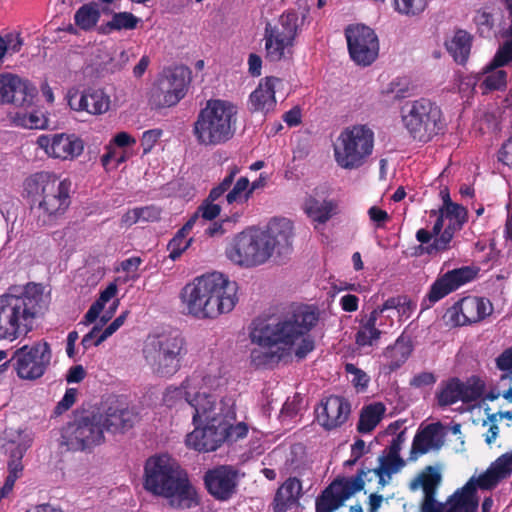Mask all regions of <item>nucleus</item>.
I'll list each match as a JSON object with an SVG mask.
<instances>
[{
    "instance_id": "f257e3e1",
    "label": "nucleus",
    "mask_w": 512,
    "mask_h": 512,
    "mask_svg": "<svg viewBox=\"0 0 512 512\" xmlns=\"http://www.w3.org/2000/svg\"><path fill=\"white\" fill-rule=\"evenodd\" d=\"M316 308L304 304H291L276 317L253 322L251 342L258 346L250 353L255 368H273L301 336L309 333L317 324Z\"/></svg>"
},
{
    "instance_id": "f03ea898",
    "label": "nucleus",
    "mask_w": 512,
    "mask_h": 512,
    "mask_svg": "<svg viewBox=\"0 0 512 512\" xmlns=\"http://www.w3.org/2000/svg\"><path fill=\"white\" fill-rule=\"evenodd\" d=\"M237 289L236 282L218 272L196 277L180 292L183 313L199 320L216 319L234 309Z\"/></svg>"
},
{
    "instance_id": "7ed1b4c3",
    "label": "nucleus",
    "mask_w": 512,
    "mask_h": 512,
    "mask_svg": "<svg viewBox=\"0 0 512 512\" xmlns=\"http://www.w3.org/2000/svg\"><path fill=\"white\" fill-rule=\"evenodd\" d=\"M144 488L153 495L166 498L175 509H191L200 503L188 473L167 454L146 460Z\"/></svg>"
},
{
    "instance_id": "20e7f679",
    "label": "nucleus",
    "mask_w": 512,
    "mask_h": 512,
    "mask_svg": "<svg viewBox=\"0 0 512 512\" xmlns=\"http://www.w3.org/2000/svg\"><path fill=\"white\" fill-rule=\"evenodd\" d=\"M293 227L289 220L273 222L267 230L248 229L237 234L225 250L226 257L241 267H256L264 264L277 246L289 247Z\"/></svg>"
},
{
    "instance_id": "39448f33",
    "label": "nucleus",
    "mask_w": 512,
    "mask_h": 512,
    "mask_svg": "<svg viewBox=\"0 0 512 512\" xmlns=\"http://www.w3.org/2000/svg\"><path fill=\"white\" fill-rule=\"evenodd\" d=\"M71 186L70 179H61L49 171L36 172L25 179L24 192L32 209L38 213L39 224H50L67 211L71 204Z\"/></svg>"
},
{
    "instance_id": "423d86ee",
    "label": "nucleus",
    "mask_w": 512,
    "mask_h": 512,
    "mask_svg": "<svg viewBox=\"0 0 512 512\" xmlns=\"http://www.w3.org/2000/svg\"><path fill=\"white\" fill-rule=\"evenodd\" d=\"M238 108L223 99H209L193 123L192 133L199 145L217 146L228 142L236 131Z\"/></svg>"
},
{
    "instance_id": "0eeeda50",
    "label": "nucleus",
    "mask_w": 512,
    "mask_h": 512,
    "mask_svg": "<svg viewBox=\"0 0 512 512\" xmlns=\"http://www.w3.org/2000/svg\"><path fill=\"white\" fill-rule=\"evenodd\" d=\"M40 300L41 292L33 283L11 286L2 294V313L9 325L2 332V339L13 341L32 331Z\"/></svg>"
},
{
    "instance_id": "6e6552de",
    "label": "nucleus",
    "mask_w": 512,
    "mask_h": 512,
    "mask_svg": "<svg viewBox=\"0 0 512 512\" xmlns=\"http://www.w3.org/2000/svg\"><path fill=\"white\" fill-rule=\"evenodd\" d=\"M188 353L185 338L178 332L149 336L143 347V356L152 372L159 377H171L182 366Z\"/></svg>"
},
{
    "instance_id": "1a4fd4ad",
    "label": "nucleus",
    "mask_w": 512,
    "mask_h": 512,
    "mask_svg": "<svg viewBox=\"0 0 512 512\" xmlns=\"http://www.w3.org/2000/svg\"><path fill=\"white\" fill-rule=\"evenodd\" d=\"M401 122L409 136L420 143H428L444 128L441 108L427 98L407 101L400 110Z\"/></svg>"
},
{
    "instance_id": "9d476101",
    "label": "nucleus",
    "mask_w": 512,
    "mask_h": 512,
    "mask_svg": "<svg viewBox=\"0 0 512 512\" xmlns=\"http://www.w3.org/2000/svg\"><path fill=\"white\" fill-rule=\"evenodd\" d=\"M374 148V132L365 124L344 128L334 145L336 163L343 169H358L370 157Z\"/></svg>"
},
{
    "instance_id": "9b49d317",
    "label": "nucleus",
    "mask_w": 512,
    "mask_h": 512,
    "mask_svg": "<svg viewBox=\"0 0 512 512\" xmlns=\"http://www.w3.org/2000/svg\"><path fill=\"white\" fill-rule=\"evenodd\" d=\"M299 31V14L295 10L283 12L277 25L267 23L264 29L266 60L279 62L287 54H292Z\"/></svg>"
},
{
    "instance_id": "f8f14e48",
    "label": "nucleus",
    "mask_w": 512,
    "mask_h": 512,
    "mask_svg": "<svg viewBox=\"0 0 512 512\" xmlns=\"http://www.w3.org/2000/svg\"><path fill=\"white\" fill-rule=\"evenodd\" d=\"M62 444L68 450L91 452L104 443L105 436L100 425V415L95 410L84 411L62 429Z\"/></svg>"
},
{
    "instance_id": "ddd939ff",
    "label": "nucleus",
    "mask_w": 512,
    "mask_h": 512,
    "mask_svg": "<svg viewBox=\"0 0 512 512\" xmlns=\"http://www.w3.org/2000/svg\"><path fill=\"white\" fill-rule=\"evenodd\" d=\"M190 74L189 68L182 65L165 69L150 91V105L155 109L177 105L187 93Z\"/></svg>"
},
{
    "instance_id": "4468645a",
    "label": "nucleus",
    "mask_w": 512,
    "mask_h": 512,
    "mask_svg": "<svg viewBox=\"0 0 512 512\" xmlns=\"http://www.w3.org/2000/svg\"><path fill=\"white\" fill-rule=\"evenodd\" d=\"M51 359L50 344L45 340H39L31 346L23 345L15 350L11 359L2 364V371L13 361V367L20 379L36 380L45 374Z\"/></svg>"
},
{
    "instance_id": "2eb2a0df",
    "label": "nucleus",
    "mask_w": 512,
    "mask_h": 512,
    "mask_svg": "<svg viewBox=\"0 0 512 512\" xmlns=\"http://www.w3.org/2000/svg\"><path fill=\"white\" fill-rule=\"evenodd\" d=\"M348 52L358 65L369 66L378 57L379 41L373 29L363 24L350 25L345 29Z\"/></svg>"
},
{
    "instance_id": "dca6fc26",
    "label": "nucleus",
    "mask_w": 512,
    "mask_h": 512,
    "mask_svg": "<svg viewBox=\"0 0 512 512\" xmlns=\"http://www.w3.org/2000/svg\"><path fill=\"white\" fill-rule=\"evenodd\" d=\"M241 474L233 465H217L203 476L204 486L215 500L229 501L237 494Z\"/></svg>"
},
{
    "instance_id": "f3484780",
    "label": "nucleus",
    "mask_w": 512,
    "mask_h": 512,
    "mask_svg": "<svg viewBox=\"0 0 512 512\" xmlns=\"http://www.w3.org/2000/svg\"><path fill=\"white\" fill-rule=\"evenodd\" d=\"M476 275V270L469 266L456 268L439 275L431 284L428 293L422 300V309L430 308L450 293L472 281Z\"/></svg>"
},
{
    "instance_id": "a211bd4d",
    "label": "nucleus",
    "mask_w": 512,
    "mask_h": 512,
    "mask_svg": "<svg viewBox=\"0 0 512 512\" xmlns=\"http://www.w3.org/2000/svg\"><path fill=\"white\" fill-rule=\"evenodd\" d=\"M492 304L488 299L467 296L450 307L446 316L453 326H464L478 323L492 313Z\"/></svg>"
},
{
    "instance_id": "6ab92c4d",
    "label": "nucleus",
    "mask_w": 512,
    "mask_h": 512,
    "mask_svg": "<svg viewBox=\"0 0 512 512\" xmlns=\"http://www.w3.org/2000/svg\"><path fill=\"white\" fill-rule=\"evenodd\" d=\"M36 142L49 157L61 160H73L84 150L83 140L75 134H43L37 138Z\"/></svg>"
},
{
    "instance_id": "aec40b11",
    "label": "nucleus",
    "mask_w": 512,
    "mask_h": 512,
    "mask_svg": "<svg viewBox=\"0 0 512 512\" xmlns=\"http://www.w3.org/2000/svg\"><path fill=\"white\" fill-rule=\"evenodd\" d=\"M95 414L100 415L103 431L113 434L125 433L137 420V415L116 398L106 401L102 407L95 410Z\"/></svg>"
},
{
    "instance_id": "412c9836",
    "label": "nucleus",
    "mask_w": 512,
    "mask_h": 512,
    "mask_svg": "<svg viewBox=\"0 0 512 512\" xmlns=\"http://www.w3.org/2000/svg\"><path fill=\"white\" fill-rule=\"evenodd\" d=\"M200 423L194 424L195 429L187 434V447L203 453L216 451L227 439V427L216 419L205 422L203 427Z\"/></svg>"
},
{
    "instance_id": "4be33fe9",
    "label": "nucleus",
    "mask_w": 512,
    "mask_h": 512,
    "mask_svg": "<svg viewBox=\"0 0 512 512\" xmlns=\"http://www.w3.org/2000/svg\"><path fill=\"white\" fill-rule=\"evenodd\" d=\"M318 423L326 430L342 426L349 418L351 405L342 396L330 395L315 410Z\"/></svg>"
},
{
    "instance_id": "5701e85b",
    "label": "nucleus",
    "mask_w": 512,
    "mask_h": 512,
    "mask_svg": "<svg viewBox=\"0 0 512 512\" xmlns=\"http://www.w3.org/2000/svg\"><path fill=\"white\" fill-rule=\"evenodd\" d=\"M68 105L77 112H87L91 115H102L110 108V96L101 88L89 87L79 93L70 90L67 95Z\"/></svg>"
},
{
    "instance_id": "b1692460",
    "label": "nucleus",
    "mask_w": 512,
    "mask_h": 512,
    "mask_svg": "<svg viewBox=\"0 0 512 512\" xmlns=\"http://www.w3.org/2000/svg\"><path fill=\"white\" fill-rule=\"evenodd\" d=\"M37 89L29 80L11 73H2V103L24 107L32 103Z\"/></svg>"
},
{
    "instance_id": "393cba45",
    "label": "nucleus",
    "mask_w": 512,
    "mask_h": 512,
    "mask_svg": "<svg viewBox=\"0 0 512 512\" xmlns=\"http://www.w3.org/2000/svg\"><path fill=\"white\" fill-rule=\"evenodd\" d=\"M442 429L443 426L440 422L430 423L419 428L412 441L409 460L415 461L419 456L432 449H440L444 443Z\"/></svg>"
},
{
    "instance_id": "a878e982",
    "label": "nucleus",
    "mask_w": 512,
    "mask_h": 512,
    "mask_svg": "<svg viewBox=\"0 0 512 512\" xmlns=\"http://www.w3.org/2000/svg\"><path fill=\"white\" fill-rule=\"evenodd\" d=\"M280 78L270 76L261 80L257 88L250 94L248 108L252 113L260 112L268 114L276 107L275 92L277 85L281 84Z\"/></svg>"
},
{
    "instance_id": "bb28decb",
    "label": "nucleus",
    "mask_w": 512,
    "mask_h": 512,
    "mask_svg": "<svg viewBox=\"0 0 512 512\" xmlns=\"http://www.w3.org/2000/svg\"><path fill=\"white\" fill-rule=\"evenodd\" d=\"M5 446V453H9L8 476L2 485V498L6 497L12 490L15 481L22 475V458L31 446V439H24L19 442L11 441Z\"/></svg>"
},
{
    "instance_id": "cd10ccee",
    "label": "nucleus",
    "mask_w": 512,
    "mask_h": 512,
    "mask_svg": "<svg viewBox=\"0 0 512 512\" xmlns=\"http://www.w3.org/2000/svg\"><path fill=\"white\" fill-rule=\"evenodd\" d=\"M303 496L302 481L295 477H288L276 490L271 508L273 512H287L300 505Z\"/></svg>"
},
{
    "instance_id": "c85d7f7f",
    "label": "nucleus",
    "mask_w": 512,
    "mask_h": 512,
    "mask_svg": "<svg viewBox=\"0 0 512 512\" xmlns=\"http://www.w3.org/2000/svg\"><path fill=\"white\" fill-rule=\"evenodd\" d=\"M189 405L194 409L192 421L193 424L198 422H212V419L221 422L225 414L217 412L216 397L214 394L207 393L206 390H192Z\"/></svg>"
},
{
    "instance_id": "c756f323",
    "label": "nucleus",
    "mask_w": 512,
    "mask_h": 512,
    "mask_svg": "<svg viewBox=\"0 0 512 512\" xmlns=\"http://www.w3.org/2000/svg\"><path fill=\"white\" fill-rule=\"evenodd\" d=\"M512 474V453L499 456L488 469L476 479L477 486L482 490H490Z\"/></svg>"
},
{
    "instance_id": "7c9ffc66",
    "label": "nucleus",
    "mask_w": 512,
    "mask_h": 512,
    "mask_svg": "<svg viewBox=\"0 0 512 512\" xmlns=\"http://www.w3.org/2000/svg\"><path fill=\"white\" fill-rule=\"evenodd\" d=\"M476 487V481L470 479L450 497L446 512H477L479 502Z\"/></svg>"
},
{
    "instance_id": "2f4dec72",
    "label": "nucleus",
    "mask_w": 512,
    "mask_h": 512,
    "mask_svg": "<svg viewBox=\"0 0 512 512\" xmlns=\"http://www.w3.org/2000/svg\"><path fill=\"white\" fill-rule=\"evenodd\" d=\"M433 216L436 217V221L434 223L435 233L441 232L444 228L445 220L448 221L446 226L457 231H460L468 220L467 209L460 204L452 205L445 209L431 210L430 217Z\"/></svg>"
},
{
    "instance_id": "473e14b6",
    "label": "nucleus",
    "mask_w": 512,
    "mask_h": 512,
    "mask_svg": "<svg viewBox=\"0 0 512 512\" xmlns=\"http://www.w3.org/2000/svg\"><path fill=\"white\" fill-rule=\"evenodd\" d=\"M413 351V345L409 337L399 336L393 345L388 346L384 351L386 363L384 369L388 372H394L399 369L409 358Z\"/></svg>"
},
{
    "instance_id": "72a5a7b5",
    "label": "nucleus",
    "mask_w": 512,
    "mask_h": 512,
    "mask_svg": "<svg viewBox=\"0 0 512 512\" xmlns=\"http://www.w3.org/2000/svg\"><path fill=\"white\" fill-rule=\"evenodd\" d=\"M266 184V178L260 175V177L250 184L247 177H240L236 180L233 188L226 195V203L228 205L243 204L248 201L253 192L263 187Z\"/></svg>"
},
{
    "instance_id": "f704fd0d",
    "label": "nucleus",
    "mask_w": 512,
    "mask_h": 512,
    "mask_svg": "<svg viewBox=\"0 0 512 512\" xmlns=\"http://www.w3.org/2000/svg\"><path fill=\"white\" fill-rule=\"evenodd\" d=\"M7 118L13 125L26 129H47L49 124L46 114L38 109L30 112L25 110L9 111Z\"/></svg>"
},
{
    "instance_id": "c9c22d12",
    "label": "nucleus",
    "mask_w": 512,
    "mask_h": 512,
    "mask_svg": "<svg viewBox=\"0 0 512 512\" xmlns=\"http://www.w3.org/2000/svg\"><path fill=\"white\" fill-rule=\"evenodd\" d=\"M141 19L131 12H114L111 19L97 27L101 35H109L113 32L130 31L138 27Z\"/></svg>"
},
{
    "instance_id": "e433bc0d",
    "label": "nucleus",
    "mask_w": 512,
    "mask_h": 512,
    "mask_svg": "<svg viewBox=\"0 0 512 512\" xmlns=\"http://www.w3.org/2000/svg\"><path fill=\"white\" fill-rule=\"evenodd\" d=\"M200 379L197 375L188 376L179 387L169 386L163 395V402L168 407L175 406L179 402L189 404L192 390H196Z\"/></svg>"
},
{
    "instance_id": "4c0bfd02",
    "label": "nucleus",
    "mask_w": 512,
    "mask_h": 512,
    "mask_svg": "<svg viewBox=\"0 0 512 512\" xmlns=\"http://www.w3.org/2000/svg\"><path fill=\"white\" fill-rule=\"evenodd\" d=\"M368 474H371L370 468L362 467L355 476L334 480L331 485H335V490L338 491L339 496L345 501L356 492L364 489L365 478L367 481L372 480V477H367Z\"/></svg>"
},
{
    "instance_id": "58836bf2",
    "label": "nucleus",
    "mask_w": 512,
    "mask_h": 512,
    "mask_svg": "<svg viewBox=\"0 0 512 512\" xmlns=\"http://www.w3.org/2000/svg\"><path fill=\"white\" fill-rule=\"evenodd\" d=\"M441 482V474L434 466H426L409 483L411 491H416L420 487L423 489L424 496H436L437 488Z\"/></svg>"
},
{
    "instance_id": "ea45409f",
    "label": "nucleus",
    "mask_w": 512,
    "mask_h": 512,
    "mask_svg": "<svg viewBox=\"0 0 512 512\" xmlns=\"http://www.w3.org/2000/svg\"><path fill=\"white\" fill-rule=\"evenodd\" d=\"M337 203L334 200H323L322 202L313 196H309L304 203L305 213L318 223H326L336 214Z\"/></svg>"
},
{
    "instance_id": "a19ab883",
    "label": "nucleus",
    "mask_w": 512,
    "mask_h": 512,
    "mask_svg": "<svg viewBox=\"0 0 512 512\" xmlns=\"http://www.w3.org/2000/svg\"><path fill=\"white\" fill-rule=\"evenodd\" d=\"M386 407L381 402L371 403L362 408L357 423V431L361 434L372 432L382 420Z\"/></svg>"
},
{
    "instance_id": "79ce46f5",
    "label": "nucleus",
    "mask_w": 512,
    "mask_h": 512,
    "mask_svg": "<svg viewBox=\"0 0 512 512\" xmlns=\"http://www.w3.org/2000/svg\"><path fill=\"white\" fill-rule=\"evenodd\" d=\"M472 45V38L465 30H457L450 41L446 42V48L451 54L453 59L459 63L464 64L470 54Z\"/></svg>"
},
{
    "instance_id": "37998d69",
    "label": "nucleus",
    "mask_w": 512,
    "mask_h": 512,
    "mask_svg": "<svg viewBox=\"0 0 512 512\" xmlns=\"http://www.w3.org/2000/svg\"><path fill=\"white\" fill-rule=\"evenodd\" d=\"M484 78L480 82V89L483 94L492 91H504L507 88V72L502 69H495L487 71V65L482 69Z\"/></svg>"
},
{
    "instance_id": "c03bdc74",
    "label": "nucleus",
    "mask_w": 512,
    "mask_h": 512,
    "mask_svg": "<svg viewBox=\"0 0 512 512\" xmlns=\"http://www.w3.org/2000/svg\"><path fill=\"white\" fill-rule=\"evenodd\" d=\"M100 11L94 3L82 5L74 15L75 24L84 31L96 26L100 19Z\"/></svg>"
},
{
    "instance_id": "a18cd8bd",
    "label": "nucleus",
    "mask_w": 512,
    "mask_h": 512,
    "mask_svg": "<svg viewBox=\"0 0 512 512\" xmlns=\"http://www.w3.org/2000/svg\"><path fill=\"white\" fill-rule=\"evenodd\" d=\"M344 500L335 490V485H329L316 500V512H334L342 506Z\"/></svg>"
},
{
    "instance_id": "49530a36",
    "label": "nucleus",
    "mask_w": 512,
    "mask_h": 512,
    "mask_svg": "<svg viewBox=\"0 0 512 512\" xmlns=\"http://www.w3.org/2000/svg\"><path fill=\"white\" fill-rule=\"evenodd\" d=\"M460 387L458 378L450 379L437 394L439 406L446 407L458 402L461 398Z\"/></svg>"
},
{
    "instance_id": "de8ad7c7",
    "label": "nucleus",
    "mask_w": 512,
    "mask_h": 512,
    "mask_svg": "<svg viewBox=\"0 0 512 512\" xmlns=\"http://www.w3.org/2000/svg\"><path fill=\"white\" fill-rule=\"evenodd\" d=\"M428 6V0H392L395 12L406 17L422 14Z\"/></svg>"
},
{
    "instance_id": "09e8293b",
    "label": "nucleus",
    "mask_w": 512,
    "mask_h": 512,
    "mask_svg": "<svg viewBox=\"0 0 512 512\" xmlns=\"http://www.w3.org/2000/svg\"><path fill=\"white\" fill-rule=\"evenodd\" d=\"M24 46V38L20 31H8L2 35V62L4 59L19 53Z\"/></svg>"
},
{
    "instance_id": "8fccbe9b",
    "label": "nucleus",
    "mask_w": 512,
    "mask_h": 512,
    "mask_svg": "<svg viewBox=\"0 0 512 512\" xmlns=\"http://www.w3.org/2000/svg\"><path fill=\"white\" fill-rule=\"evenodd\" d=\"M240 172V168L237 165H231L227 169V173L225 177L214 186L209 193H211V198L217 197L222 198L223 196L226 197L228 192L233 188L235 177Z\"/></svg>"
},
{
    "instance_id": "3c124183",
    "label": "nucleus",
    "mask_w": 512,
    "mask_h": 512,
    "mask_svg": "<svg viewBox=\"0 0 512 512\" xmlns=\"http://www.w3.org/2000/svg\"><path fill=\"white\" fill-rule=\"evenodd\" d=\"M192 375H197L200 379V383L196 390L204 391L213 394V392L221 391L227 384V379L219 374L202 375L194 372Z\"/></svg>"
},
{
    "instance_id": "603ef678",
    "label": "nucleus",
    "mask_w": 512,
    "mask_h": 512,
    "mask_svg": "<svg viewBox=\"0 0 512 512\" xmlns=\"http://www.w3.org/2000/svg\"><path fill=\"white\" fill-rule=\"evenodd\" d=\"M473 21L477 27V32L481 37H489L494 28V17L486 9H478Z\"/></svg>"
},
{
    "instance_id": "864d4df0",
    "label": "nucleus",
    "mask_w": 512,
    "mask_h": 512,
    "mask_svg": "<svg viewBox=\"0 0 512 512\" xmlns=\"http://www.w3.org/2000/svg\"><path fill=\"white\" fill-rule=\"evenodd\" d=\"M219 198H211V193L199 205L196 212L203 220L212 221L220 215L221 207L215 203Z\"/></svg>"
},
{
    "instance_id": "5fc2aeb1",
    "label": "nucleus",
    "mask_w": 512,
    "mask_h": 512,
    "mask_svg": "<svg viewBox=\"0 0 512 512\" xmlns=\"http://www.w3.org/2000/svg\"><path fill=\"white\" fill-rule=\"evenodd\" d=\"M461 398L463 403H470L478 400L484 392V384L477 380L473 383L464 384L460 381Z\"/></svg>"
},
{
    "instance_id": "6e6d98bb",
    "label": "nucleus",
    "mask_w": 512,
    "mask_h": 512,
    "mask_svg": "<svg viewBox=\"0 0 512 512\" xmlns=\"http://www.w3.org/2000/svg\"><path fill=\"white\" fill-rule=\"evenodd\" d=\"M405 465V462L402 458H398V460H393L390 455L380 456L379 457V466L370 469L371 473H382L386 474L390 477L393 473H396Z\"/></svg>"
},
{
    "instance_id": "4d7b16f0",
    "label": "nucleus",
    "mask_w": 512,
    "mask_h": 512,
    "mask_svg": "<svg viewBox=\"0 0 512 512\" xmlns=\"http://www.w3.org/2000/svg\"><path fill=\"white\" fill-rule=\"evenodd\" d=\"M456 232L458 231L445 226L438 236H434V241L429 247H427V252L431 254L433 251L447 250Z\"/></svg>"
},
{
    "instance_id": "13d9d810",
    "label": "nucleus",
    "mask_w": 512,
    "mask_h": 512,
    "mask_svg": "<svg viewBox=\"0 0 512 512\" xmlns=\"http://www.w3.org/2000/svg\"><path fill=\"white\" fill-rule=\"evenodd\" d=\"M234 412H226L225 416L221 420V424H223L225 427H227V439L226 440H238L240 438L246 437L248 433V427L245 423L241 422L236 425L230 424L228 421H226L227 417L234 418Z\"/></svg>"
},
{
    "instance_id": "bf43d9fd",
    "label": "nucleus",
    "mask_w": 512,
    "mask_h": 512,
    "mask_svg": "<svg viewBox=\"0 0 512 512\" xmlns=\"http://www.w3.org/2000/svg\"><path fill=\"white\" fill-rule=\"evenodd\" d=\"M345 371L347 374L352 375L351 383L357 389V391H365L368 387L370 378L363 370L357 368L352 363L345 365Z\"/></svg>"
},
{
    "instance_id": "052dcab7",
    "label": "nucleus",
    "mask_w": 512,
    "mask_h": 512,
    "mask_svg": "<svg viewBox=\"0 0 512 512\" xmlns=\"http://www.w3.org/2000/svg\"><path fill=\"white\" fill-rule=\"evenodd\" d=\"M496 366L505 372L501 375L500 381L509 380L512 383V347L504 350L496 358Z\"/></svg>"
},
{
    "instance_id": "680f3d73",
    "label": "nucleus",
    "mask_w": 512,
    "mask_h": 512,
    "mask_svg": "<svg viewBox=\"0 0 512 512\" xmlns=\"http://www.w3.org/2000/svg\"><path fill=\"white\" fill-rule=\"evenodd\" d=\"M404 306H412V300L405 295L390 297L381 306L376 309L380 310V314L386 310L396 309L401 314H406Z\"/></svg>"
},
{
    "instance_id": "e2e57ef3",
    "label": "nucleus",
    "mask_w": 512,
    "mask_h": 512,
    "mask_svg": "<svg viewBox=\"0 0 512 512\" xmlns=\"http://www.w3.org/2000/svg\"><path fill=\"white\" fill-rule=\"evenodd\" d=\"M381 334V330H372V328L368 329L365 326L360 325L355 336V341L356 344L361 347L372 346L374 342L380 338Z\"/></svg>"
},
{
    "instance_id": "0e129e2a",
    "label": "nucleus",
    "mask_w": 512,
    "mask_h": 512,
    "mask_svg": "<svg viewBox=\"0 0 512 512\" xmlns=\"http://www.w3.org/2000/svg\"><path fill=\"white\" fill-rule=\"evenodd\" d=\"M408 91V82L397 78L391 81L382 92L386 95H392V98L395 100H400L407 96Z\"/></svg>"
},
{
    "instance_id": "69168bd1",
    "label": "nucleus",
    "mask_w": 512,
    "mask_h": 512,
    "mask_svg": "<svg viewBox=\"0 0 512 512\" xmlns=\"http://www.w3.org/2000/svg\"><path fill=\"white\" fill-rule=\"evenodd\" d=\"M192 239H182L177 236L168 242L167 250L169 251V258L173 261L177 260L183 252H185L191 244Z\"/></svg>"
},
{
    "instance_id": "338daca9",
    "label": "nucleus",
    "mask_w": 512,
    "mask_h": 512,
    "mask_svg": "<svg viewBox=\"0 0 512 512\" xmlns=\"http://www.w3.org/2000/svg\"><path fill=\"white\" fill-rule=\"evenodd\" d=\"M78 391L76 388H68L65 391L63 398L57 403L54 413L61 415L62 413L69 410L76 401Z\"/></svg>"
},
{
    "instance_id": "774afa93",
    "label": "nucleus",
    "mask_w": 512,
    "mask_h": 512,
    "mask_svg": "<svg viewBox=\"0 0 512 512\" xmlns=\"http://www.w3.org/2000/svg\"><path fill=\"white\" fill-rule=\"evenodd\" d=\"M510 60H512V55L509 50H506V45L504 44L503 47L496 52L493 59L487 64V71L500 69L507 65Z\"/></svg>"
}]
</instances>
